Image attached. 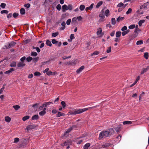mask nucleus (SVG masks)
Listing matches in <instances>:
<instances>
[{
    "label": "nucleus",
    "mask_w": 149,
    "mask_h": 149,
    "mask_svg": "<svg viewBox=\"0 0 149 149\" xmlns=\"http://www.w3.org/2000/svg\"><path fill=\"white\" fill-rule=\"evenodd\" d=\"M85 6L83 5H81L79 6V9L81 11L83 10L85 8Z\"/></svg>",
    "instance_id": "obj_32"
},
{
    "label": "nucleus",
    "mask_w": 149,
    "mask_h": 149,
    "mask_svg": "<svg viewBox=\"0 0 149 149\" xmlns=\"http://www.w3.org/2000/svg\"><path fill=\"white\" fill-rule=\"evenodd\" d=\"M16 43L13 41H11L10 42H8L6 45V48H9L10 47H14L16 45Z\"/></svg>",
    "instance_id": "obj_3"
},
{
    "label": "nucleus",
    "mask_w": 149,
    "mask_h": 149,
    "mask_svg": "<svg viewBox=\"0 0 149 149\" xmlns=\"http://www.w3.org/2000/svg\"><path fill=\"white\" fill-rule=\"evenodd\" d=\"M34 74L35 76H40L41 75V74L38 72H36L34 73Z\"/></svg>",
    "instance_id": "obj_54"
},
{
    "label": "nucleus",
    "mask_w": 149,
    "mask_h": 149,
    "mask_svg": "<svg viewBox=\"0 0 149 149\" xmlns=\"http://www.w3.org/2000/svg\"><path fill=\"white\" fill-rule=\"evenodd\" d=\"M121 32L120 31H117L116 33V38L120 37L121 35Z\"/></svg>",
    "instance_id": "obj_20"
},
{
    "label": "nucleus",
    "mask_w": 149,
    "mask_h": 149,
    "mask_svg": "<svg viewBox=\"0 0 149 149\" xmlns=\"http://www.w3.org/2000/svg\"><path fill=\"white\" fill-rule=\"evenodd\" d=\"M90 146V144L89 143H86L84 146V149H88V148Z\"/></svg>",
    "instance_id": "obj_22"
},
{
    "label": "nucleus",
    "mask_w": 149,
    "mask_h": 149,
    "mask_svg": "<svg viewBox=\"0 0 149 149\" xmlns=\"http://www.w3.org/2000/svg\"><path fill=\"white\" fill-rule=\"evenodd\" d=\"M64 115V113H62L60 112H58L56 115V117H59Z\"/></svg>",
    "instance_id": "obj_17"
},
{
    "label": "nucleus",
    "mask_w": 149,
    "mask_h": 149,
    "mask_svg": "<svg viewBox=\"0 0 149 149\" xmlns=\"http://www.w3.org/2000/svg\"><path fill=\"white\" fill-rule=\"evenodd\" d=\"M61 104L63 108V109H64L66 106V104L65 103V102L62 101L61 102Z\"/></svg>",
    "instance_id": "obj_40"
},
{
    "label": "nucleus",
    "mask_w": 149,
    "mask_h": 149,
    "mask_svg": "<svg viewBox=\"0 0 149 149\" xmlns=\"http://www.w3.org/2000/svg\"><path fill=\"white\" fill-rule=\"evenodd\" d=\"M145 20L144 19H142L140 20L138 22V24L139 26H141L143 23H144Z\"/></svg>",
    "instance_id": "obj_18"
},
{
    "label": "nucleus",
    "mask_w": 149,
    "mask_h": 149,
    "mask_svg": "<svg viewBox=\"0 0 149 149\" xmlns=\"http://www.w3.org/2000/svg\"><path fill=\"white\" fill-rule=\"evenodd\" d=\"M38 118V115H35L32 117V120H37Z\"/></svg>",
    "instance_id": "obj_26"
},
{
    "label": "nucleus",
    "mask_w": 149,
    "mask_h": 149,
    "mask_svg": "<svg viewBox=\"0 0 149 149\" xmlns=\"http://www.w3.org/2000/svg\"><path fill=\"white\" fill-rule=\"evenodd\" d=\"M124 5V4L123 3H119L117 6L118 7H122Z\"/></svg>",
    "instance_id": "obj_55"
},
{
    "label": "nucleus",
    "mask_w": 149,
    "mask_h": 149,
    "mask_svg": "<svg viewBox=\"0 0 149 149\" xmlns=\"http://www.w3.org/2000/svg\"><path fill=\"white\" fill-rule=\"evenodd\" d=\"M135 32L136 33H138V32L140 31V30L138 26L137 25H136V26H135Z\"/></svg>",
    "instance_id": "obj_37"
},
{
    "label": "nucleus",
    "mask_w": 149,
    "mask_h": 149,
    "mask_svg": "<svg viewBox=\"0 0 149 149\" xmlns=\"http://www.w3.org/2000/svg\"><path fill=\"white\" fill-rule=\"evenodd\" d=\"M114 131L112 129L108 130L107 131H103L101 132L99 134V139H101L109 136L112 134Z\"/></svg>",
    "instance_id": "obj_1"
},
{
    "label": "nucleus",
    "mask_w": 149,
    "mask_h": 149,
    "mask_svg": "<svg viewBox=\"0 0 149 149\" xmlns=\"http://www.w3.org/2000/svg\"><path fill=\"white\" fill-rule=\"evenodd\" d=\"M33 48L36 49L37 52L38 53L40 52V50L38 47L33 46Z\"/></svg>",
    "instance_id": "obj_36"
},
{
    "label": "nucleus",
    "mask_w": 149,
    "mask_h": 149,
    "mask_svg": "<svg viewBox=\"0 0 149 149\" xmlns=\"http://www.w3.org/2000/svg\"><path fill=\"white\" fill-rule=\"evenodd\" d=\"M32 59V58L31 56H29L26 58V61L28 62L31 61Z\"/></svg>",
    "instance_id": "obj_46"
},
{
    "label": "nucleus",
    "mask_w": 149,
    "mask_h": 149,
    "mask_svg": "<svg viewBox=\"0 0 149 149\" xmlns=\"http://www.w3.org/2000/svg\"><path fill=\"white\" fill-rule=\"evenodd\" d=\"M58 32L53 33H52V37H55L58 35Z\"/></svg>",
    "instance_id": "obj_31"
},
{
    "label": "nucleus",
    "mask_w": 149,
    "mask_h": 149,
    "mask_svg": "<svg viewBox=\"0 0 149 149\" xmlns=\"http://www.w3.org/2000/svg\"><path fill=\"white\" fill-rule=\"evenodd\" d=\"M37 53L36 52H32L31 54V55L33 56H36L37 55Z\"/></svg>",
    "instance_id": "obj_34"
},
{
    "label": "nucleus",
    "mask_w": 149,
    "mask_h": 149,
    "mask_svg": "<svg viewBox=\"0 0 149 149\" xmlns=\"http://www.w3.org/2000/svg\"><path fill=\"white\" fill-rule=\"evenodd\" d=\"M26 59V57L25 56H23L20 58V61L22 62H24V60Z\"/></svg>",
    "instance_id": "obj_62"
},
{
    "label": "nucleus",
    "mask_w": 149,
    "mask_h": 149,
    "mask_svg": "<svg viewBox=\"0 0 149 149\" xmlns=\"http://www.w3.org/2000/svg\"><path fill=\"white\" fill-rule=\"evenodd\" d=\"M102 31V30L101 28H100L99 30H98L97 31V35L100 34L101 33Z\"/></svg>",
    "instance_id": "obj_53"
},
{
    "label": "nucleus",
    "mask_w": 149,
    "mask_h": 149,
    "mask_svg": "<svg viewBox=\"0 0 149 149\" xmlns=\"http://www.w3.org/2000/svg\"><path fill=\"white\" fill-rule=\"evenodd\" d=\"M144 57L146 59H147L148 58V54L147 52H146L144 54Z\"/></svg>",
    "instance_id": "obj_41"
},
{
    "label": "nucleus",
    "mask_w": 149,
    "mask_h": 149,
    "mask_svg": "<svg viewBox=\"0 0 149 149\" xmlns=\"http://www.w3.org/2000/svg\"><path fill=\"white\" fill-rule=\"evenodd\" d=\"M140 9L142 10L143 9H148L146 2L143 3L142 5L140 6Z\"/></svg>",
    "instance_id": "obj_7"
},
{
    "label": "nucleus",
    "mask_w": 149,
    "mask_h": 149,
    "mask_svg": "<svg viewBox=\"0 0 149 149\" xmlns=\"http://www.w3.org/2000/svg\"><path fill=\"white\" fill-rule=\"evenodd\" d=\"M135 24H133L129 26L128 27L129 29H132L135 28Z\"/></svg>",
    "instance_id": "obj_35"
},
{
    "label": "nucleus",
    "mask_w": 149,
    "mask_h": 149,
    "mask_svg": "<svg viewBox=\"0 0 149 149\" xmlns=\"http://www.w3.org/2000/svg\"><path fill=\"white\" fill-rule=\"evenodd\" d=\"M24 6L27 8H28L30 7V5L29 3H27L24 5Z\"/></svg>",
    "instance_id": "obj_64"
},
{
    "label": "nucleus",
    "mask_w": 149,
    "mask_h": 149,
    "mask_svg": "<svg viewBox=\"0 0 149 149\" xmlns=\"http://www.w3.org/2000/svg\"><path fill=\"white\" fill-rule=\"evenodd\" d=\"M72 141L70 140H68L63 143L62 145L63 146H67L71 145H72Z\"/></svg>",
    "instance_id": "obj_4"
},
{
    "label": "nucleus",
    "mask_w": 149,
    "mask_h": 149,
    "mask_svg": "<svg viewBox=\"0 0 149 149\" xmlns=\"http://www.w3.org/2000/svg\"><path fill=\"white\" fill-rule=\"evenodd\" d=\"M6 6V3H1L0 6L1 8L4 9L5 8Z\"/></svg>",
    "instance_id": "obj_43"
},
{
    "label": "nucleus",
    "mask_w": 149,
    "mask_h": 149,
    "mask_svg": "<svg viewBox=\"0 0 149 149\" xmlns=\"http://www.w3.org/2000/svg\"><path fill=\"white\" fill-rule=\"evenodd\" d=\"M71 22V19H68L66 21V24L67 25H69L70 24V23Z\"/></svg>",
    "instance_id": "obj_56"
},
{
    "label": "nucleus",
    "mask_w": 149,
    "mask_h": 149,
    "mask_svg": "<svg viewBox=\"0 0 149 149\" xmlns=\"http://www.w3.org/2000/svg\"><path fill=\"white\" fill-rule=\"evenodd\" d=\"M124 17H121L120 16L118 17L117 19V21L118 22H119L120 21H122L124 20Z\"/></svg>",
    "instance_id": "obj_21"
},
{
    "label": "nucleus",
    "mask_w": 149,
    "mask_h": 149,
    "mask_svg": "<svg viewBox=\"0 0 149 149\" xmlns=\"http://www.w3.org/2000/svg\"><path fill=\"white\" fill-rule=\"evenodd\" d=\"M18 15V13H15L13 14V16L14 18H16L17 17Z\"/></svg>",
    "instance_id": "obj_61"
},
{
    "label": "nucleus",
    "mask_w": 149,
    "mask_h": 149,
    "mask_svg": "<svg viewBox=\"0 0 149 149\" xmlns=\"http://www.w3.org/2000/svg\"><path fill=\"white\" fill-rule=\"evenodd\" d=\"M127 27L126 26H124L121 29V30L122 31H124L127 30Z\"/></svg>",
    "instance_id": "obj_51"
},
{
    "label": "nucleus",
    "mask_w": 149,
    "mask_h": 149,
    "mask_svg": "<svg viewBox=\"0 0 149 149\" xmlns=\"http://www.w3.org/2000/svg\"><path fill=\"white\" fill-rule=\"evenodd\" d=\"M25 64L24 63V62H19L17 64V66L18 67H22L24 66L25 65Z\"/></svg>",
    "instance_id": "obj_15"
},
{
    "label": "nucleus",
    "mask_w": 149,
    "mask_h": 149,
    "mask_svg": "<svg viewBox=\"0 0 149 149\" xmlns=\"http://www.w3.org/2000/svg\"><path fill=\"white\" fill-rule=\"evenodd\" d=\"M99 52H98L95 51V52H94L93 53L91 54V55L93 56V55H97L98 54H99Z\"/></svg>",
    "instance_id": "obj_63"
},
{
    "label": "nucleus",
    "mask_w": 149,
    "mask_h": 149,
    "mask_svg": "<svg viewBox=\"0 0 149 149\" xmlns=\"http://www.w3.org/2000/svg\"><path fill=\"white\" fill-rule=\"evenodd\" d=\"M30 116H26L23 117L22 120L24 121H25L29 118Z\"/></svg>",
    "instance_id": "obj_29"
},
{
    "label": "nucleus",
    "mask_w": 149,
    "mask_h": 149,
    "mask_svg": "<svg viewBox=\"0 0 149 149\" xmlns=\"http://www.w3.org/2000/svg\"><path fill=\"white\" fill-rule=\"evenodd\" d=\"M111 24L113 25H114L116 24V20L115 18H113L111 19Z\"/></svg>",
    "instance_id": "obj_39"
},
{
    "label": "nucleus",
    "mask_w": 149,
    "mask_h": 149,
    "mask_svg": "<svg viewBox=\"0 0 149 149\" xmlns=\"http://www.w3.org/2000/svg\"><path fill=\"white\" fill-rule=\"evenodd\" d=\"M103 3L102 1H100L96 5V8H99Z\"/></svg>",
    "instance_id": "obj_25"
},
{
    "label": "nucleus",
    "mask_w": 149,
    "mask_h": 149,
    "mask_svg": "<svg viewBox=\"0 0 149 149\" xmlns=\"http://www.w3.org/2000/svg\"><path fill=\"white\" fill-rule=\"evenodd\" d=\"M11 120V118L9 116H6L5 117V120L8 123Z\"/></svg>",
    "instance_id": "obj_23"
},
{
    "label": "nucleus",
    "mask_w": 149,
    "mask_h": 149,
    "mask_svg": "<svg viewBox=\"0 0 149 149\" xmlns=\"http://www.w3.org/2000/svg\"><path fill=\"white\" fill-rule=\"evenodd\" d=\"M15 70L14 69L12 68H11L9 70H8L4 72L5 74H9L13 71Z\"/></svg>",
    "instance_id": "obj_10"
},
{
    "label": "nucleus",
    "mask_w": 149,
    "mask_h": 149,
    "mask_svg": "<svg viewBox=\"0 0 149 149\" xmlns=\"http://www.w3.org/2000/svg\"><path fill=\"white\" fill-rule=\"evenodd\" d=\"M132 9L131 8H129L128 9L127 11L126 12V14L127 15L129 14L130 13L132 12Z\"/></svg>",
    "instance_id": "obj_44"
},
{
    "label": "nucleus",
    "mask_w": 149,
    "mask_h": 149,
    "mask_svg": "<svg viewBox=\"0 0 149 149\" xmlns=\"http://www.w3.org/2000/svg\"><path fill=\"white\" fill-rule=\"evenodd\" d=\"M39 105V104L38 103H37L36 104H33L32 106V107L33 108H36Z\"/></svg>",
    "instance_id": "obj_59"
},
{
    "label": "nucleus",
    "mask_w": 149,
    "mask_h": 149,
    "mask_svg": "<svg viewBox=\"0 0 149 149\" xmlns=\"http://www.w3.org/2000/svg\"><path fill=\"white\" fill-rule=\"evenodd\" d=\"M94 3H92L88 7H87L86 8V9H85L86 10V11L88 10H92V9L93 8V6H94Z\"/></svg>",
    "instance_id": "obj_12"
},
{
    "label": "nucleus",
    "mask_w": 149,
    "mask_h": 149,
    "mask_svg": "<svg viewBox=\"0 0 149 149\" xmlns=\"http://www.w3.org/2000/svg\"><path fill=\"white\" fill-rule=\"evenodd\" d=\"M111 144L109 143H105L102 146V147L103 148H107L108 147L110 146Z\"/></svg>",
    "instance_id": "obj_13"
},
{
    "label": "nucleus",
    "mask_w": 149,
    "mask_h": 149,
    "mask_svg": "<svg viewBox=\"0 0 149 149\" xmlns=\"http://www.w3.org/2000/svg\"><path fill=\"white\" fill-rule=\"evenodd\" d=\"M121 125H119L118 126L116 127L115 130L117 132H119L121 127Z\"/></svg>",
    "instance_id": "obj_19"
},
{
    "label": "nucleus",
    "mask_w": 149,
    "mask_h": 149,
    "mask_svg": "<svg viewBox=\"0 0 149 149\" xmlns=\"http://www.w3.org/2000/svg\"><path fill=\"white\" fill-rule=\"evenodd\" d=\"M36 127V126L35 125H29L26 128V129L27 130H31L32 129L35 128Z\"/></svg>",
    "instance_id": "obj_6"
},
{
    "label": "nucleus",
    "mask_w": 149,
    "mask_h": 149,
    "mask_svg": "<svg viewBox=\"0 0 149 149\" xmlns=\"http://www.w3.org/2000/svg\"><path fill=\"white\" fill-rule=\"evenodd\" d=\"M46 44L47 46H49L50 47L52 45V44L51 41L48 40H47L46 41Z\"/></svg>",
    "instance_id": "obj_33"
},
{
    "label": "nucleus",
    "mask_w": 149,
    "mask_h": 149,
    "mask_svg": "<svg viewBox=\"0 0 149 149\" xmlns=\"http://www.w3.org/2000/svg\"><path fill=\"white\" fill-rule=\"evenodd\" d=\"M25 10L23 8H21L20 10V13L22 15H24L25 14Z\"/></svg>",
    "instance_id": "obj_27"
},
{
    "label": "nucleus",
    "mask_w": 149,
    "mask_h": 149,
    "mask_svg": "<svg viewBox=\"0 0 149 149\" xmlns=\"http://www.w3.org/2000/svg\"><path fill=\"white\" fill-rule=\"evenodd\" d=\"M143 43V42L142 40H140L138 41L136 43V44L137 45H141Z\"/></svg>",
    "instance_id": "obj_42"
},
{
    "label": "nucleus",
    "mask_w": 149,
    "mask_h": 149,
    "mask_svg": "<svg viewBox=\"0 0 149 149\" xmlns=\"http://www.w3.org/2000/svg\"><path fill=\"white\" fill-rule=\"evenodd\" d=\"M13 108H14L16 110H17L20 108V106L18 105H14L13 107Z\"/></svg>",
    "instance_id": "obj_38"
},
{
    "label": "nucleus",
    "mask_w": 149,
    "mask_h": 149,
    "mask_svg": "<svg viewBox=\"0 0 149 149\" xmlns=\"http://www.w3.org/2000/svg\"><path fill=\"white\" fill-rule=\"evenodd\" d=\"M84 66H82L81 67L78 69L77 71V74L79 73L80 72H81L82 70L84 69Z\"/></svg>",
    "instance_id": "obj_11"
},
{
    "label": "nucleus",
    "mask_w": 149,
    "mask_h": 149,
    "mask_svg": "<svg viewBox=\"0 0 149 149\" xmlns=\"http://www.w3.org/2000/svg\"><path fill=\"white\" fill-rule=\"evenodd\" d=\"M8 13V10H2L1 11V13L2 14H3V13H6V14H7Z\"/></svg>",
    "instance_id": "obj_45"
},
{
    "label": "nucleus",
    "mask_w": 149,
    "mask_h": 149,
    "mask_svg": "<svg viewBox=\"0 0 149 149\" xmlns=\"http://www.w3.org/2000/svg\"><path fill=\"white\" fill-rule=\"evenodd\" d=\"M5 88L4 85H3L2 87L0 89V94L2 93L3 91Z\"/></svg>",
    "instance_id": "obj_60"
},
{
    "label": "nucleus",
    "mask_w": 149,
    "mask_h": 149,
    "mask_svg": "<svg viewBox=\"0 0 149 149\" xmlns=\"http://www.w3.org/2000/svg\"><path fill=\"white\" fill-rule=\"evenodd\" d=\"M132 122L130 121H125L123 122V125L130 124L132 123Z\"/></svg>",
    "instance_id": "obj_28"
},
{
    "label": "nucleus",
    "mask_w": 149,
    "mask_h": 149,
    "mask_svg": "<svg viewBox=\"0 0 149 149\" xmlns=\"http://www.w3.org/2000/svg\"><path fill=\"white\" fill-rule=\"evenodd\" d=\"M149 69V66H147V67L145 68H143L141 71V74H142L146 72Z\"/></svg>",
    "instance_id": "obj_14"
},
{
    "label": "nucleus",
    "mask_w": 149,
    "mask_h": 149,
    "mask_svg": "<svg viewBox=\"0 0 149 149\" xmlns=\"http://www.w3.org/2000/svg\"><path fill=\"white\" fill-rule=\"evenodd\" d=\"M99 16L101 18L100 19V21H103L104 18V15L103 14H100Z\"/></svg>",
    "instance_id": "obj_16"
},
{
    "label": "nucleus",
    "mask_w": 149,
    "mask_h": 149,
    "mask_svg": "<svg viewBox=\"0 0 149 149\" xmlns=\"http://www.w3.org/2000/svg\"><path fill=\"white\" fill-rule=\"evenodd\" d=\"M89 107L88 108H85L82 109H75L72 111L69 112L70 114L72 115H75L77 114H80L83 112H85L88 109L92 108Z\"/></svg>",
    "instance_id": "obj_2"
},
{
    "label": "nucleus",
    "mask_w": 149,
    "mask_h": 149,
    "mask_svg": "<svg viewBox=\"0 0 149 149\" xmlns=\"http://www.w3.org/2000/svg\"><path fill=\"white\" fill-rule=\"evenodd\" d=\"M109 13V11L108 9L105 12V14L106 16V17H108V14Z\"/></svg>",
    "instance_id": "obj_47"
},
{
    "label": "nucleus",
    "mask_w": 149,
    "mask_h": 149,
    "mask_svg": "<svg viewBox=\"0 0 149 149\" xmlns=\"http://www.w3.org/2000/svg\"><path fill=\"white\" fill-rule=\"evenodd\" d=\"M16 62L13 61L10 63V66L11 67H15L16 66Z\"/></svg>",
    "instance_id": "obj_30"
},
{
    "label": "nucleus",
    "mask_w": 149,
    "mask_h": 149,
    "mask_svg": "<svg viewBox=\"0 0 149 149\" xmlns=\"http://www.w3.org/2000/svg\"><path fill=\"white\" fill-rule=\"evenodd\" d=\"M76 126L74 125H72V127H70V128H68V129H67L65 132L64 135V136H66L67 134H68L72 130V129L75 127Z\"/></svg>",
    "instance_id": "obj_5"
},
{
    "label": "nucleus",
    "mask_w": 149,
    "mask_h": 149,
    "mask_svg": "<svg viewBox=\"0 0 149 149\" xmlns=\"http://www.w3.org/2000/svg\"><path fill=\"white\" fill-rule=\"evenodd\" d=\"M68 10V6L66 5H64L62 6V10L63 12H65L67 10Z\"/></svg>",
    "instance_id": "obj_8"
},
{
    "label": "nucleus",
    "mask_w": 149,
    "mask_h": 149,
    "mask_svg": "<svg viewBox=\"0 0 149 149\" xmlns=\"http://www.w3.org/2000/svg\"><path fill=\"white\" fill-rule=\"evenodd\" d=\"M46 74L48 76L53 75V73L51 71H48L47 72Z\"/></svg>",
    "instance_id": "obj_50"
},
{
    "label": "nucleus",
    "mask_w": 149,
    "mask_h": 149,
    "mask_svg": "<svg viewBox=\"0 0 149 149\" xmlns=\"http://www.w3.org/2000/svg\"><path fill=\"white\" fill-rule=\"evenodd\" d=\"M52 42L53 44H56L58 42V41L56 40L55 39H53L52 40Z\"/></svg>",
    "instance_id": "obj_49"
},
{
    "label": "nucleus",
    "mask_w": 149,
    "mask_h": 149,
    "mask_svg": "<svg viewBox=\"0 0 149 149\" xmlns=\"http://www.w3.org/2000/svg\"><path fill=\"white\" fill-rule=\"evenodd\" d=\"M52 102H45L43 104V105H44L45 107H46L47 106L51 104H52Z\"/></svg>",
    "instance_id": "obj_24"
},
{
    "label": "nucleus",
    "mask_w": 149,
    "mask_h": 149,
    "mask_svg": "<svg viewBox=\"0 0 149 149\" xmlns=\"http://www.w3.org/2000/svg\"><path fill=\"white\" fill-rule=\"evenodd\" d=\"M46 108H44L42 111L39 113V115L40 116H43L46 113Z\"/></svg>",
    "instance_id": "obj_9"
},
{
    "label": "nucleus",
    "mask_w": 149,
    "mask_h": 149,
    "mask_svg": "<svg viewBox=\"0 0 149 149\" xmlns=\"http://www.w3.org/2000/svg\"><path fill=\"white\" fill-rule=\"evenodd\" d=\"M141 10H138L137 11V12L140 15H142L143 13V11H141Z\"/></svg>",
    "instance_id": "obj_52"
},
{
    "label": "nucleus",
    "mask_w": 149,
    "mask_h": 149,
    "mask_svg": "<svg viewBox=\"0 0 149 149\" xmlns=\"http://www.w3.org/2000/svg\"><path fill=\"white\" fill-rule=\"evenodd\" d=\"M19 141V139L18 138H15L14 139V143H17Z\"/></svg>",
    "instance_id": "obj_48"
},
{
    "label": "nucleus",
    "mask_w": 149,
    "mask_h": 149,
    "mask_svg": "<svg viewBox=\"0 0 149 149\" xmlns=\"http://www.w3.org/2000/svg\"><path fill=\"white\" fill-rule=\"evenodd\" d=\"M111 47H109L107 49V50L106 52L107 53H110V52H111Z\"/></svg>",
    "instance_id": "obj_57"
},
{
    "label": "nucleus",
    "mask_w": 149,
    "mask_h": 149,
    "mask_svg": "<svg viewBox=\"0 0 149 149\" xmlns=\"http://www.w3.org/2000/svg\"><path fill=\"white\" fill-rule=\"evenodd\" d=\"M61 6L59 4H58L56 6V8L58 10H60L61 9Z\"/></svg>",
    "instance_id": "obj_58"
}]
</instances>
